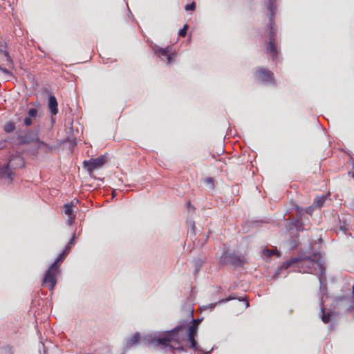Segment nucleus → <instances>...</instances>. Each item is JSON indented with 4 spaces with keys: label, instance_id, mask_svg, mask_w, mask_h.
I'll return each instance as SVG.
<instances>
[{
    "label": "nucleus",
    "instance_id": "obj_1",
    "mask_svg": "<svg viewBox=\"0 0 354 354\" xmlns=\"http://www.w3.org/2000/svg\"><path fill=\"white\" fill-rule=\"evenodd\" d=\"M322 255L319 253H315L313 257H297L291 259L286 263V268L295 267L298 269L299 272L317 274L319 272L320 276L324 274V268L321 261Z\"/></svg>",
    "mask_w": 354,
    "mask_h": 354
},
{
    "label": "nucleus",
    "instance_id": "obj_2",
    "mask_svg": "<svg viewBox=\"0 0 354 354\" xmlns=\"http://www.w3.org/2000/svg\"><path fill=\"white\" fill-rule=\"evenodd\" d=\"M183 331L184 326L180 325L165 333L156 337V346L168 351L183 350V340L185 338Z\"/></svg>",
    "mask_w": 354,
    "mask_h": 354
},
{
    "label": "nucleus",
    "instance_id": "obj_3",
    "mask_svg": "<svg viewBox=\"0 0 354 354\" xmlns=\"http://www.w3.org/2000/svg\"><path fill=\"white\" fill-rule=\"evenodd\" d=\"M201 322V319H192V324L188 328L187 333V337L185 339L186 341H187L190 343V348L194 351L198 349V345H197V342L195 339V337L197 335L198 326Z\"/></svg>",
    "mask_w": 354,
    "mask_h": 354
},
{
    "label": "nucleus",
    "instance_id": "obj_4",
    "mask_svg": "<svg viewBox=\"0 0 354 354\" xmlns=\"http://www.w3.org/2000/svg\"><path fill=\"white\" fill-rule=\"evenodd\" d=\"M156 55L167 64H171L177 55V53L173 46H168L165 48H157Z\"/></svg>",
    "mask_w": 354,
    "mask_h": 354
},
{
    "label": "nucleus",
    "instance_id": "obj_5",
    "mask_svg": "<svg viewBox=\"0 0 354 354\" xmlns=\"http://www.w3.org/2000/svg\"><path fill=\"white\" fill-rule=\"evenodd\" d=\"M58 273L59 269L50 266L43 279V285L52 290L56 285Z\"/></svg>",
    "mask_w": 354,
    "mask_h": 354
},
{
    "label": "nucleus",
    "instance_id": "obj_6",
    "mask_svg": "<svg viewBox=\"0 0 354 354\" xmlns=\"http://www.w3.org/2000/svg\"><path fill=\"white\" fill-rule=\"evenodd\" d=\"M106 162V157L102 155L96 158H91L89 160H84L83 162L84 167L91 173L94 170L100 168Z\"/></svg>",
    "mask_w": 354,
    "mask_h": 354
},
{
    "label": "nucleus",
    "instance_id": "obj_7",
    "mask_svg": "<svg viewBox=\"0 0 354 354\" xmlns=\"http://www.w3.org/2000/svg\"><path fill=\"white\" fill-rule=\"evenodd\" d=\"M38 135L32 131H26L22 135L21 133L17 134V139L18 144L20 145H27L35 143L37 140Z\"/></svg>",
    "mask_w": 354,
    "mask_h": 354
},
{
    "label": "nucleus",
    "instance_id": "obj_8",
    "mask_svg": "<svg viewBox=\"0 0 354 354\" xmlns=\"http://www.w3.org/2000/svg\"><path fill=\"white\" fill-rule=\"evenodd\" d=\"M275 35H276L275 30H274V28L272 27H271L270 32H269V35H268L270 41L267 44V47H266V51L267 53L270 55V56L272 57V58L273 59H277V57H278V51L277 49V46L275 45V39H274Z\"/></svg>",
    "mask_w": 354,
    "mask_h": 354
},
{
    "label": "nucleus",
    "instance_id": "obj_9",
    "mask_svg": "<svg viewBox=\"0 0 354 354\" xmlns=\"http://www.w3.org/2000/svg\"><path fill=\"white\" fill-rule=\"evenodd\" d=\"M255 75L259 81L263 82H268L271 84L274 82L273 73L266 68H259L255 72Z\"/></svg>",
    "mask_w": 354,
    "mask_h": 354
},
{
    "label": "nucleus",
    "instance_id": "obj_10",
    "mask_svg": "<svg viewBox=\"0 0 354 354\" xmlns=\"http://www.w3.org/2000/svg\"><path fill=\"white\" fill-rule=\"evenodd\" d=\"M75 239V236L74 234L73 236L72 237V239H71L70 242L68 243V245L66 246L64 251L58 256V257L56 259V260L51 264V266L53 267H55L57 269L59 268L60 265L62 264V263L64 261L66 257L69 253V252L71 249V246L73 245H74Z\"/></svg>",
    "mask_w": 354,
    "mask_h": 354
},
{
    "label": "nucleus",
    "instance_id": "obj_11",
    "mask_svg": "<svg viewBox=\"0 0 354 354\" xmlns=\"http://www.w3.org/2000/svg\"><path fill=\"white\" fill-rule=\"evenodd\" d=\"M38 115V110L35 108H31L28 111L27 115L24 120V125L25 127H30L32 124L33 121L36 119Z\"/></svg>",
    "mask_w": 354,
    "mask_h": 354
},
{
    "label": "nucleus",
    "instance_id": "obj_12",
    "mask_svg": "<svg viewBox=\"0 0 354 354\" xmlns=\"http://www.w3.org/2000/svg\"><path fill=\"white\" fill-rule=\"evenodd\" d=\"M58 104L56 97L54 95H50L48 97V106L53 115L58 113Z\"/></svg>",
    "mask_w": 354,
    "mask_h": 354
},
{
    "label": "nucleus",
    "instance_id": "obj_13",
    "mask_svg": "<svg viewBox=\"0 0 354 354\" xmlns=\"http://www.w3.org/2000/svg\"><path fill=\"white\" fill-rule=\"evenodd\" d=\"M37 145V149L40 150L44 153H48L52 151L53 147L50 146L48 144L41 141L39 137H37V140H36L35 143Z\"/></svg>",
    "mask_w": 354,
    "mask_h": 354
},
{
    "label": "nucleus",
    "instance_id": "obj_14",
    "mask_svg": "<svg viewBox=\"0 0 354 354\" xmlns=\"http://www.w3.org/2000/svg\"><path fill=\"white\" fill-rule=\"evenodd\" d=\"M64 214L68 216V223L71 225L73 220L75 218V215L73 214V205L65 204L64 206Z\"/></svg>",
    "mask_w": 354,
    "mask_h": 354
},
{
    "label": "nucleus",
    "instance_id": "obj_15",
    "mask_svg": "<svg viewBox=\"0 0 354 354\" xmlns=\"http://www.w3.org/2000/svg\"><path fill=\"white\" fill-rule=\"evenodd\" d=\"M0 53L6 58V61L9 64L13 65V60L7 50V45L5 42L0 43Z\"/></svg>",
    "mask_w": 354,
    "mask_h": 354
},
{
    "label": "nucleus",
    "instance_id": "obj_16",
    "mask_svg": "<svg viewBox=\"0 0 354 354\" xmlns=\"http://www.w3.org/2000/svg\"><path fill=\"white\" fill-rule=\"evenodd\" d=\"M140 339V333H136L131 337L127 342V347L131 348L139 343V341Z\"/></svg>",
    "mask_w": 354,
    "mask_h": 354
},
{
    "label": "nucleus",
    "instance_id": "obj_17",
    "mask_svg": "<svg viewBox=\"0 0 354 354\" xmlns=\"http://www.w3.org/2000/svg\"><path fill=\"white\" fill-rule=\"evenodd\" d=\"M12 172L10 170V164L8 163L5 166L0 168V176L12 180Z\"/></svg>",
    "mask_w": 354,
    "mask_h": 354
},
{
    "label": "nucleus",
    "instance_id": "obj_18",
    "mask_svg": "<svg viewBox=\"0 0 354 354\" xmlns=\"http://www.w3.org/2000/svg\"><path fill=\"white\" fill-rule=\"evenodd\" d=\"M326 200V195L317 196L314 199L313 206L317 208H321L324 205V203H325Z\"/></svg>",
    "mask_w": 354,
    "mask_h": 354
},
{
    "label": "nucleus",
    "instance_id": "obj_19",
    "mask_svg": "<svg viewBox=\"0 0 354 354\" xmlns=\"http://www.w3.org/2000/svg\"><path fill=\"white\" fill-rule=\"evenodd\" d=\"M229 259L234 265L242 266L244 264V261L239 256L236 254H230Z\"/></svg>",
    "mask_w": 354,
    "mask_h": 354
},
{
    "label": "nucleus",
    "instance_id": "obj_20",
    "mask_svg": "<svg viewBox=\"0 0 354 354\" xmlns=\"http://www.w3.org/2000/svg\"><path fill=\"white\" fill-rule=\"evenodd\" d=\"M15 129H16L15 124V122H13L12 121L7 122L3 126V130L6 133H12L15 130Z\"/></svg>",
    "mask_w": 354,
    "mask_h": 354
},
{
    "label": "nucleus",
    "instance_id": "obj_21",
    "mask_svg": "<svg viewBox=\"0 0 354 354\" xmlns=\"http://www.w3.org/2000/svg\"><path fill=\"white\" fill-rule=\"evenodd\" d=\"M263 254L265 256L270 257L278 254V252L276 250L264 249L263 251Z\"/></svg>",
    "mask_w": 354,
    "mask_h": 354
},
{
    "label": "nucleus",
    "instance_id": "obj_22",
    "mask_svg": "<svg viewBox=\"0 0 354 354\" xmlns=\"http://www.w3.org/2000/svg\"><path fill=\"white\" fill-rule=\"evenodd\" d=\"M187 29H188V25L185 24L183 28H182L179 30V32H178L179 35L182 37H185V35L187 34Z\"/></svg>",
    "mask_w": 354,
    "mask_h": 354
},
{
    "label": "nucleus",
    "instance_id": "obj_23",
    "mask_svg": "<svg viewBox=\"0 0 354 354\" xmlns=\"http://www.w3.org/2000/svg\"><path fill=\"white\" fill-rule=\"evenodd\" d=\"M185 9L187 11H188V10H192V11L195 10V9H196V3L194 1H193L192 3L186 5L185 7Z\"/></svg>",
    "mask_w": 354,
    "mask_h": 354
},
{
    "label": "nucleus",
    "instance_id": "obj_24",
    "mask_svg": "<svg viewBox=\"0 0 354 354\" xmlns=\"http://www.w3.org/2000/svg\"><path fill=\"white\" fill-rule=\"evenodd\" d=\"M322 321L325 323V324H328L330 320V315L329 313H324L322 317Z\"/></svg>",
    "mask_w": 354,
    "mask_h": 354
},
{
    "label": "nucleus",
    "instance_id": "obj_25",
    "mask_svg": "<svg viewBox=\"0 0 354 354\" xmlns=\"http://www.w3.org/2000/svg\"><path fill=\"white\" fill-rule=\"evenodd\" d=\"M0 71L8 76H10V77L12 76V74L10 71H8L6 68L2 67L1 66H0Z\"/></svg>",
    "mask_w": 354,
    "mask_h": 354
},
{
    "label": "nucleus",
    "instance_id": "obj_26",
    "mask_svg": "<svg viewBox=\"0 0 354 354\" xmlns=\"http://www.w3.org/2000/svg\"><path fill=\"white\" fill-rule=\"evenodd\" d=\"M268 8L270 10L272 15H274V8L273 6V2H272V0H270V3H269V5H268Z\"/></svg>",
    "mask_w": 354,
    "mask_h": 354
},
{
    "label": "nucleus",
    "instance_id": "obj_27",
    "mask_svg": "<svg viewBox=\"0 0 354 354\" xmlns=\"http://www.w3.org/2000/svg\"><path fill=\"white\" fill-rule=\"evenodd\" d=\"M306 212L308 213V214H312V212H313V207H308L306 209Z\"/></svg>",
    "mask_w": 354,
    "mask_h": 354
},
{
    "label": "nucleus",
    "instance_id": "obj_28",
    "mask_svg": "<svg viewBox=\"0 0 354 354\" xmlns=\"http://www.w3.org/2000/svg\"><path fill=\"white\" fill-rule=\"evenodd\" d=\"M188 207H189V208L192 212H194V210H195V207H194V206L192 204H191L189 202L188 203Z\"/></svg>",
    "mask_w": 354,
    "mask_h": 354
},
{
    "label": "nucleus",
    "instance_id": "obj_29",
    "mask_svg": "<svg viewBox=\"0 0 354 354\" xmlns=\"http://www.w3.org/2000/svg\"><path fill=\"white\" fill-rule=\"evenodd\" d=\"M155 341V337L150 336V339L148 341L149 344H152Z\"/></svg>",
    "mask_w": 354,
    "mask_h": 354
},
{
    "label": "nucleus",
    "instance_id": "obj_30",
    "mask_svg": "<svg viewBox=\"0 0 354 354\" xmlns=\"http://www.w3.org/2000/svg\"><path fill=\"white\" fill-rule=\"evenodd\" d=\"M192 232H193V234H195V232H194V228H195L194 222H192Z\"/></svg>",
    "mask_w": 354,
    "mask_h": 354
},
{
    "label": "nucleus",
    "instance_id": "obj_31",
    "mask_svg": "<svg viewBox=\"0 0 354 354\" xmlns=\"http://www.w3.org/2000/svg\"><path fill=\"white\" fill-rule=\"evenodd\" d=\"M349 174H351V176L354 178V165H353V171L350 172Z\"/></svg>",
    "mask_w": 354,
    "mask_h": 354
},
{
    "label": "nucleus",
    "instance_id": "obj_32",
    "mask_svg": "<svg viewBox=\"0 0 354 354\" xmlns=\"http://www.w3.org/2000/svg\"><path fill=\"white\" fill-rule=\"evenodd\" d=\"M207 182H212V178H207Z\"/></svg>",
    "mask_w": 354,
    "mask_h": 354
},
{
    "label": "nucleus",
    "instance_id": "obj_33",
    "mask_svg": "<svg viewBox=\"0 0 354 354\" xmlns=\"http://www.w3.org/2000/svg\"><path fill=\"white\" fill-rule=\"evenodd\" d=\"M223 151H224V150H223V149L221 147V148L220 149V150H219V152L223 153Z\"/></svg>",
    "mask_w": 354,
    "mask_h": 354
}]
</instances>
